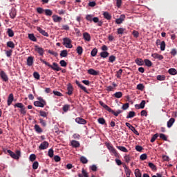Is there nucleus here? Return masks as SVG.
<instances>
[{"label": "nucleus", "instance_id": "28", "mask_svg": "<svg viewBox=\"0 0 177 177\" xmlns=\"http://www.w3.org/2000/svg\"><path fill=\"white\" fill-rule=\"evenodd\" d=\"M67 94L69 95H73V86L71 84H69L67 87Z\"/></svg>", "mask_w": 177, "mask_h": 177}, {"label": "nucleus", "instance_id": "46", "mask_svg": "<svg viewBox=\"0 0 177 177\" xmlns=\"http://www.w3.org/2000/svg\"><path fill=\"white\" fill-rule=\"evenodd\" d=\"M134 174L136 177H142V173H140V170L139 169H136Z\"/></svg>", "mask_w": 177, "mask_h": 177}, {"label": "nucleus", "instance_id": "57", "mask_svg": "<svg viewBox=\"0 0 177 177\" xmlns=\"http://www.w3.org/2000/svg\"><path fill=\"white\" fill-rule=\"evenodd\" d=\"M140 160H142V161H145V160H147V154L143 153L140 156Z\"/></svg>", "mask_w": 177, "mask_h": 177}, {"label": "nucleus", "instance_id": "30", "mask_svg": "<svg viewBox=\"0 0 177 177\" xmlns=\"http://www.w3.org/2000/svg\"><path fill=\"white\" fill-rule=\"evenodd\" d=\"M118 150H120V151H123V153H128V149L123 146H117L116 147Z\"/></svg>", "mask_w": 177, "mask_h": 177}, {"label": "nucleus", "instance_id": "19", "mask_svg": "<svg viewBox=\"0 0 177 177\" xmlns=\"http://www.w3.org/2000/svg\"><path fill=\"white\" fill-rule=\"evenodd\" d=\"M174 124H175V118H171L167 122V128H172V125H174Z\"/></svg>", "mask_w": 177, "mask_h": 177}, {"label": "nucleus", "instance_id": "26", "mask_svg": "<svg viewBox=\"0 0 177 177\" xmlns=\"http://www.w3.org/2000/svg\"><path fill=\"white\" fill-rule=\"evenodd\" d=\"M71 146H73V147H75V148L80 147V142H78L77 140H72L71 142Z\"/></svg>", "mask_w": 177, "mask_h": 177}, {"label": "nucleus", "instance_id": "6", "mask_svg": "<svg viewBox=\"0 0 177 177\" xmlns=\"http://www.w3.org/2000/svg\"><path fill=\"white\" fill-rule=\"evenodd\" d=\"M0 77L4 82H8V81H9V77H8V75L3 71H0Z\"/></svg>", "mask_w": 177, "mask_h": 177}, {"label": "nucleus", "instance_id": "61", "mask_svg": "<svg viewBox=\"0 0 177 177\" xmlns=\"http://www.w3.org/2000/svg\"><path fill=\"white\" fill-rule=\"evenodd\" d=\"M137 89H138V91H143V89H145V86L143 84H139L137 85Z\"/></svg>", "mask_w": 177, "mask_h": 177}, {"label": "nucleus", "instance_id": "49", "mask_svg": "<svg viewBox=\"0 0 177 177\" xmlns=\"http://www.w3.org/2000/svg\"><path fill=\"white\" fill-rule=\"evenodd\" d=\"M39 115L41 117H44V118L48 117V113L44 111H39Z\"/></svg>", "mask_w": 177, "mask_h": 177}, {"label": "nucleus", "instance_id": "53", "mask_svg": "<svg viewBox=\"0 0 177 177\" xmlns=\"http://www.w3.org/2000/svg\"><path fill=\"white\" fill-rule=\"evenodd\" d=\"M70 109V105L66 104L63 106L62 110L64 113H67Z\"/></svg>", "mask_w": 177, "mask_h": 177}, {"label": "nucleus", "instance_id": "8", "mask_svg": "<svg viewBox=\"0 0 177 177\" xmlns=\"http://www.w3.org/2000/svg\"><path fill=\"white\" fill-rule=\"evenodd\" d=\"M126 127H128L129 129L132 131L133 132V133H135V135H137V136H139V132L137 131L136 129H135L133 127V126H132V124H129V122H126L125 123Z\"/></svg>", "mask_w": 177, "mask_h": 177}, {"label": "nucleus", "instance_id": "43", "mask_svg": "<svg viewBox=\"0 0 177 177\" xmlns=\"http://www.w3.org/2000/svg\"><path fill=\"white\" fill-rule=\"evenodd\" d=\"M67 55H68V53H67V50H63L61 51V57H67Z\"/></svg>", "mask_w": 177, "mask_h": 177}, {"label": "nucleus", "instance_id": "36", "mask_svg": "<svg viewBox=\"0 0 177 177\" xmlns=\"http://www.w3.org/2000/svg\"><path fill=\"white\" fill-rule=\"evenodd\" d=\"M113 96H115V97H116L117 99H121V97H122V92H116L113 94Z\"/></svg>", "mask_w": 177, "mask_h": 177}, {"label": "nucleus", "instance_id": "33", "mask_svg": "<svg viewBox=\"0 0 177 177\" xmlns=\"http://www.w3.org/2000/svg\"><path fill=\"white\" fill-rule=\"evenodd\" d=\"M136 115V113L135 111H129L128 115L126 117V118H133Z\"/></svg>", "mask_w": 177, "mask_h": 177}, {"label": "nucleus", "instance_id": "31", "mask_svg": "<svg viewBox=\"0 0 177 177\" xmlns=\"http://www.w3.org/2000/svg\"><path fill=\"white\" fill-rule=\"evenodd\" d=\"M168 73H169V74H170L171 75H176V74H177V71H176V69L171 68L169 69Z\"/></svg>", "mask_w": 177, "mask_h": 177}, {"label": "nucleus", "instance_id": "5", "mask_svg": "<svg viewBox=\"0 0 177 177\" xmlns=\"http://www.w3.org/2000/svg\"><path fill=\"white\" fill-rule=\"evenodd\" d=\"M106 146L107 149L109 150L110 153H112L113 154H114L115 157L118 156V153H117V150L115 149L114 147H113V145L111 143H106Z\"/></svg>", "mask_w": 177, "mask_h": 177}, {"label": "nucleus", "instance_id": "20", "mask_svg": "<svg viewBox=\"0 0 177 177\" xmlns=\"http://www.w3.org/2000/svg\"><path fill=\"white\" fill-rule=\"evenodd\" d=\"M135 63H136V64L138 66H144L145 65V61H143V59H142V58H136L135 60Z\"/></svg>", "mask_w": 177, "mask_h": 177}, {"label": "nucleus", "instance_id": "18", "mask_svg": "<svg viewBox=\"0 0 177 177\" xmlns=\"http://www.w3.org/2000/svg\"><path fill=\"white\" fill-rule=\"evenodd\" d=\"M109 111V113H111L112 114H113V115H115V117H118V115L121 114V113H122V111H121V110H118L115 112L111 108H110L109 111Z\"/></svg>", "mask_w": 177, "mask_h": 177}, {"label": "nucleus", "instance_id": "47", "mask_svg": "<svg viewBox=\"0 0 177 177\" xmlns=\"http://www.w3.org/2000/svg\"><path fill=\"white\" fill-rule=\"evenodd\" d=\"M156 80H158V81H164L165 80V76L163 75H159L156 77Z\"/></svg>", "mask_w": 177, "mask_h": 177}, {"label": "nucleus", "instance_id": "2", "mask_svg": "<svg viewBox=\"0 0 177 177\" xmlns=\"http://www.w3.org/2000/svg\"><path fill=\"white\" fill-rule=\"evenodd\" d=\"M34 106H35V107L44 108L46 106V101H45L42 97H38L37 101L34 102Z\"/></svg>", "mask_w": 177, "mask_h": 177}, {"label": "nucleus", "instance_id": "59", "mask_svg": "<svg viewBox=\"0 0 177 177\" xmlns=\"http://www.w3.org/2000/svg\"><path fill=\"white\" fill-rule=\"evenodd\" d=\"M124 161L128 163L129 162V161H131V156L126 155L124 156Z\"/></svg>", "mask_w": 177, "mask_h": 177}, {"label": "nucleus", "instance_id": "27", "mask_svg": "<svg viewBox=\"0 0 177 177\" xmlns=\"http://www.w3.org/2000/svg\"><path fill=\"white\" fill-rule=\"evenodd\" d=\"M103 16H104V19H106V20H111V15H110V13H109V12H104L103 13Z\"/></svg>", "mask_w": 177, "mask_h": 177}, {"label": "nucleus", "instance_id": "24", "mask_svg": "<svg viewBox=\"0 0 177 177\" xmlns=\"http://www.w3.org/2000/svg\"><path fill=\"white\" fill-rule=\"evenodd\" d=\"M76 52L80 56H81L84 52V48H82V46H78L76 48Z\"/></svg>", "mask_w": 177, "mask_h": 177}, {"label": "nucleus", "instance_id": "12", "mask_svg": "<svg viewBox=\"0 0 177 177\" xmlns=\"http://www.w3.org/2000/svg\"><path fill=\"white\" fill-rule=\"evenodd\" d=\"M37 30L40 34H41V35H44V37H49V34H48L46 31L44 30V29H41V27L37 26Z\"/></svg>", "mask_w": 177, "mask_h": 177}, {"label": "nucleus", "instance_id": "62", "mask_svg": "<svg viewBox=\"0 0 177 177\" xmlns=\"http://www.w3.org/2000/svg\"><path fill=\"white\" fill-rule=\"evenodd\" d=\"M160 50H165V41H162L160 43Z\"/></svg>", "mask_w": 177, "mask_h": 177}, {"label": "nucleus", "instance_id": "23", "mask_svg": "<svg viewBox=\"0 0 177 177\" xmlns=\"http://www.w3.org/2000/svg\"><path fill=\"white\" fill-rule=\"evenodd\" d=\"M34 129L37 133H42L43 132L42 129L38 124L34 126Z\"/></svg>", "mask_w": 177, "mask_h": 177}, {"label": "nucleus", "instance_id": "21", "mask_svg": "<svg viewBox=\"0 0 177 177\" xmlns=\"http://www.w3.org/2000/svg\"><path fill=\"white\" fill-rule=\"evenodd\" d=\"M151 56L153 57V59H158V60H162V59H164V56L158 53H153L151 55Z\"/></svg>", "mask_w": 177, "mask_h": 177}, {"label": "nucleus", "instance_id": "40", "mask_svg": "<svg viewBox=\"0 0 177 177\" xmlns=\"http://www.w3.org/2000/svg\"><path fill=\"white\" fill-rule=\"evenodd\" d=\"M97 122H99V124H101V125H106V120H104L103 118H98Z\"/></svg>", "mask_w": 177, "mask_h": 177}, {"label": "nucleus", "instance_id": "63", "mask_svg": "<svg viewBox=\"0 0 177 177\" xmlns=\"http://www.w3.org/2000/svg\"><path fill=\"white\" fill-rule=\"evenodd\" d=\"M82 174L84 177H89V175L88 174V172H86V171L84 169H82Z\"/></svg>", "mask_w": 177, "mask_h": 177}, {"label": "nucleus", "instance_id": "56", "mask_svg": "<svg viewBox=\"0 0 177 177\" xmlns=\"http://www.w3.org/2000/svg\"><path fill=\"white\" fill-rule=\"evenodd\" d=\"M121 75H122V69H120L116 73V77L117 78H121Z\"/></svg>", "mask_w": 177, "mask_h": 177}, {"label": "nucleus", "instance_id": "9", "mask_svg": "<svg viewBox=\"0 0 177 177\" xmlns=\"http://www.w3.org/2000/svg\"><path fill=\"white\" fill-rule=\"evenodd\" d=\"M48 147H49V142H48V141H44L40 144L39 149L40 150H46V149H48Z\"/></svg>", "mask_w": 177, "mask_h": 177}, {"label": "nucleus", "instance_id": "48", "mask_svg": "<svg viewBox=\"0 0 177 177\" xmlns=\"http://www.w3.org/2000/svg\"><path fill=\"white\" fill-rule=\"evenodd\" d=\"M115 59H117V57H115V56L111 55L109 58L108 62H109V63H114V62H115Z\"/></svg>", "mask_w": 177, "mask_h": 177}, {"label": "nucleus", "instance_id": "29", "mask_svg": "<svg viewBox=\"0 0 177 177\" xmlns=\"http://www.w3.org/2000/svg\"><path fill=\"white\" fill-rule=\"evenodd\" d=\"M110 53L107 51H103L100 53L101 57H103V59H106V57H109Z\"/></svg>", "mask_w": 177, "mask_h": 177}, {"label": "nucleus", "instance_id": "7", "mask_svg": "<svg viewBox=\"0 0 177 177\" xmlns=\"http://www.w3.org/2000/svg\"><path fill=\"white\" fill-rule=\"evenodd\" d=\"M35 50L39 53V56H44V53H45L44 48L42 47H39L37 45L35 46Z\"/></svg>", "mask_w": 177, "mask_h": 177}, {"label": "nucleus", "instance_id": "32", "mask_svg": "<svg viewBox=\"0 0 177 177\" xmlns=\"http://www.w3.org/2000/svg\"><path fill=\"white\" fill-rule=\"evenodd\" d=\"M100 106H102V107H104V109H105V110H106V111H109V109H111L106 104H104V102H103L102 101H100Z\"/></svg>", "mask_w": 177, "mask_h": 177}, {"label": "nucleus", "instance_id": "38", "mask_svg": "<svg viewBox=\"0 0 177 177\" xmlns=\"http://www.w3.org/2000/svg\"><path fill=\"white\" fill-rule=\"evenodd\" d=\"M46 16H52L53 15V11L52 10L46 9L44 10Z\"/></svg>", "mask_w": 177, "mask_h": 177}, {"label": "nucleus", "instance_id": "45", "mask_svg": "<svg viewBox=\"0 0 177 177\" xmlns=\"http://www.w3.org/2000/svg\"><path fill=\"white\" fill-rule=\"evenodd\" d=\"M91 55L93 57H95V56H96V55H97V48H94L91 52Z\"/></svg>", "mask_w": 177, "mask_h": 177}, {"label": "nucleus", "instance_id": "22", "mask_svg": "<svg viewBox=\"0 0 177 177\" xmlns=\"http://www.w3.org/2000/svg\"><path fill=\"white\" fill-rule=\"evenodd\" d=\"M53 20L55 23H60L62 19L57 15H53Z\"/></svg>", "mask_w": 177, "mask_h": 177}, {"label": "nucleus", "instance_id": "13", "mask_svg": "<svg viewBox=\"0 0 177 177\" xmlns=\"http://www.w3.org/2000/svg\"><path fill=\"white\" fill-rule=\"evenodd\" d=\"M125 20V15H121L118 19H115L116 24H122V23Z\"/></svg>", "mask_w": 177, "mask_h": 177}, {"label": "nucleus", "instance_id": "4", "mask_svg": "<svg viewBox=\"0 0 177 177\" xmlns=\"http://www.w3.org/2000/svg\"><path fill=\"white\" fill-rule=\"evenodd\" d=\"M71 39H70L68 37H65L63 39V45L68 49H71V48H73V44H71Z\"/></svg>", "mask_w": 177, "mask_h": 177}, {"label": "nucleus", "instance_id": "54", "mask_svg": "<svg viewBox=\"0 0 177 177\" xmlns=\"http://www.w3.org/2000/svg\"><path fill=\"white\" fill-rule=\"evenodd\" d=\"M48 53H50V55H53V56H55V57H57V56L59 55V54L57 52H55L52 50H48Z\"/></svg>", "mask_w": 177, "mask_h": 177}, {"label": "nucleus", "instance_id": "41", "mask_svg": "<svg viewBox=\"0 0 177 177\" xmlns=\"http://www.w3.org/2000/svg\"><path fill=\"white\" fill-rule=\"evenodd\" d=\"M80 162L82 164H88V159L85 156H81Z\"/></svg>", "mask_w": 177, "mask_h": 177}, {"label": "nucleus", "instance_id": "58", "mask_svg": "<svg viewBox=\"0 0 177 177\" xmlns=\"http://www.w3.org/2000/svg\"><path fill=\"white\" fill-rule=\"evenodd\" d=\"M159 136H160V139H162V140H165V141L168 140V138H167V136H165V134H164V133H160L159 135Z\"/></svg>", "mask_w": 177, "mask_h": 177}, {"label": "nucleus", "instance_id": "16", "mask_svg": "<svg viewBox=\"0 0 177 177\" xmlns=\"http://www.w3.org/2000/svg\"><path fill=\"white\" fill-rule=\"evenodd\" d=\"M14 100H15V97L13 96V93H10L7 100L8 106H10V104H12Z\"/></svg>", "mask_w": 177, "mask_h": 177}, {"label": "nucleus", "instance_id": "15", "mask_svg": "<svg viewBox=\"0 0 177 177\" xmlns=\"http://www.w3.org/2000/svg\"><path fill=\"white\" fill-rule=\"evenodd\" d=\"M75 84H76V85H77V86H79V88H80V89L84 91V92H86V93H88V90H86V87H85L82 84H81V83H80V81L76 80Z\"/></svg>", "mask_w": 177, "mask_h": 177}, {"label": "nucleus", "instance_id": "34", "mask_svg": "<svg viewBox=\"0 0 177 177\" xmlns=\"http://www.w3.org/2000/svg\"><path fill=\"white\" fill-rule=\"evenodd\" d=\"M148 165H149V168H151V169H152V171H157V167L153 162H149Z\"/></svg>", "mask_w": 177, "mask_h": 177}, {"label": "nucleus", "instance_id": "14", "mask_svg": "<svg viewBox=\"0 0 177 177\" xmlns=\"http://www.w3.org/2000/svg\"><path fill=\"white\" fill-rule=\"evenodd\" d=\"M88 74H90V75H99L100 73L97 71H95L93 68H90L87 71Z\"/></svg>", "mask_w": 177, "mask_h": 177}, {"label": "nucleus", "instance_id": "42", "mask_svg": "<svg viewBox=\"0 0 177 177\" xmlns=\"http://www.w3.org/2000/svg\"><path fill=\"white\" fill-rule=\"evenodd\" d=\"M7 46L8 48H11V49H15V43H13L12 41H8Z\"/></svg>", "mask_w": 177, "mask_h": 177}, {"label": "nucleus", "instance_id": "64", "mask_svg": "<svg viewBox=\"0 0 177 177\" xmlns=\"http://www.w3.org/2000/svg\"><path fill=\"white\" fill-rule=\"evenodd\" d=\"M54 155V151L52 149H50L48 150V156L50 157V158H52V157H53Z\"/></svg>", "mask_w": 177, "mask_h": 177}, {"label": "nucleus", "instance_id": "39", "mask_svg": "<svg viewBox=\"0 0 177 177\" xmlns=\"http://www.w3.org/2000/svg\"><path fill=\"white\" fill-rule=\"evenodd\" d=\"M7 34L8 35V37H12L15 36V32H13V30L10 28H8L7 30Z\"/></svg>", "mask_w": 177, "mask_h": 177}, {"label": "nucleus", "instance_id": "52", "mask_svg": "<svg viewBox=\"0 0 177 177\" xmlns=\"http://www.w3.org/2000/svg\"><path fill=\"white\" fill-rule=\"evenodd\" d=\"M158 133H156V134H154L153 136H152V138H151V143H154V142H156V139H157V138H158Z\"/></svg>", "mask_w": 177, "mask_h": 177}, {"label": "nucleus", "instance_id": "10", "mask_svg": "<svg viewBox=\"0 0 177 177\" xmlns=\"http://www.w3.org/2000/svg\"><path fill=\"white\" fill-rule=\"evenodd\" d=\"M75 121L77 124H80L82 125H85V124H86V120L82 118H76Z\"/></svg>", "mask_w": 177, "mask_h": 177}, {"label": "nucleus", "instance_id": "37", "mask_svg": "<svg viewBox=\"0 0 177 177\" xmlns=\"http://www.w3.org/2000/svg\"><path fill=\"white\" fill-rule=\"evenodd\" d=\"M124 167L127 176H131V169H129V168L125 165L124 166Z\"/></svg>", "mask_w": 177, "mask_h": 177}, {"label": "nucleus", "instance_id": "3", "mask_svg": "<svg viewBox=\"0 0 177 177\" xmlns=\"http://www.w3.org/2000/svg\"><path fill=\"white\" fill-rule=\"evenodd\" d=\"M4 151H7L9 156H10V157L15 160H19V158H20V156H21V152L19 150L16 151V153H15V152L12 151L10 149H6Z\"/></svg>", "mask_w": 177, "mask_h": 177}, {"label": "nucleus", "instance_id": "35", "mask_svg": "<svg viewBox=\"0 0 177 177\" xmlns=\"http://www.w3.org/2000/svg\"><path fill=\"white\" fill-rule=\"evenodd\" d=\"M28 38L30 39V41H32L33 42H37V37L34 35V34H28Z\"/></svg>", "mask_w": 177, "mask_h": 177}, {"label": "nucleus", "instance_id": "55", "mask_svg": "<svg viewBox=\"0 0 177 177\" xmlns=\"http://www.w3.org/2000/svg\"><path fill=\"white\" fill-rule=\"evenodd\" d=\"M93 19V15H87L86 16V20H87L88 21L92 22Z\"/></svg>", "mask_w": 177, "mask_h": 177}, {"label": "nucleus", "instance_id": "50", "mask_svg": "<svg viewBox=\"0 0 177 177\" xmlns=\"http://www.w3.org/2000/svg\"><path fill=\"white\" fill-rule=\"evenodd\" d=\"M124 31H125V28H118V34L120 35H122L124 34Z\"/></svg>", "mask_w": 177, "mask_h": 177}, {"label": "nucleus", "instance_id": "25", "mask_svg": "<svg viewBox=\"0 0 177 177\" xmlns=\"http://www.w3.org/2000/svg\"><path fill=\"white\" fill-rule=\"evenodd\" d=\"M144 63L147 67H151L153 66V62H151L149 59H145L144 60Z\"/></svg>", "mask_w": 177, "mask_h": 177}, {"label": "nucleus", "instance_id": "17", "mask_svg": "<svg viewBox=\"0 0 177 177\" xmlns=\"http://www.w3.org/2000/svg\"><path fill=\"white\" fill-rule=\"evenodd\" d=\"M83 38L84 41H86L87 42L91 41V35L87 32L83 33Z\"/></svg>", "mask_w": 177, "mask_h": 177}, {"label": "nucleus", "instance_id": "11", "mask_svg": "<svg viewBox=\"0 0 177 177\" xmlns=\"http://www.w3.org/2000/svg\"><path fill=\"white\" fill-rule=\"evenodd\" d=\"M26 63H27V66H28L29 67H31V66L34 64V57L32 56L28 57L27 59Z\"/></svg>", "mask_w": 177, "mask_h": 177}, {"label": "nucleus", "instance_id": "1", "mask_svg": "<svg viewBox=\"0 0 177 177\" xmlns=\"http://www.w3.org/2000/svg\"><path fill=\"white\" fill-rule=\"evenodd\" d=\"M40 62L44 63L46 66H48V67H50V68H52V70H54V71H62V68L59 66V64L56 62H53V65H51L49 62L45 61L42 58H40Z\"/></svg>", "mask_w": 177, "mask_h": 177}, {"label": "nucleus", "instance_id": "44", "mask_svg": "<svg viewBox=\"0 0 177 177\" xmlns=\"http://www.w3.org/2000/svg\"><path fill=\"white\" fill-rule=\"evenodd\" d=\"M10 16L11 19H15L16 17V9H12V11L10 13Z\"/></svg>", "mask_w": 177, "mask_h": 177}, {"label": "nucleus", "instance_id": "51", "mask_svg": "<svg viewBox=\"0 0 177 177\" xmlns=\"http://www.w3.org/2000/svg\"><path fill=\"white\" fill-rule=\"evenodd\" d=\"M39 121L41 125V127H46V121L44 120V119L42 118H39Z\"/></svg>", "mask_w": 177, "mask_h": 177}, {"label": "nucleus", "instance_id": "60", "mask_svg": "<svg viewBox=\"0 0 177 177\" xmlns=\"http://www.w3.org/2000/svg\"><path fill=\"white\" fill-rule=\"evenodd\" d=\"M39 165V163H38V162L35 161L33 162L32 164V169H38V167Z\"/></svg>", "mask_w": 177, "mask_h": 177}]
</instances>
